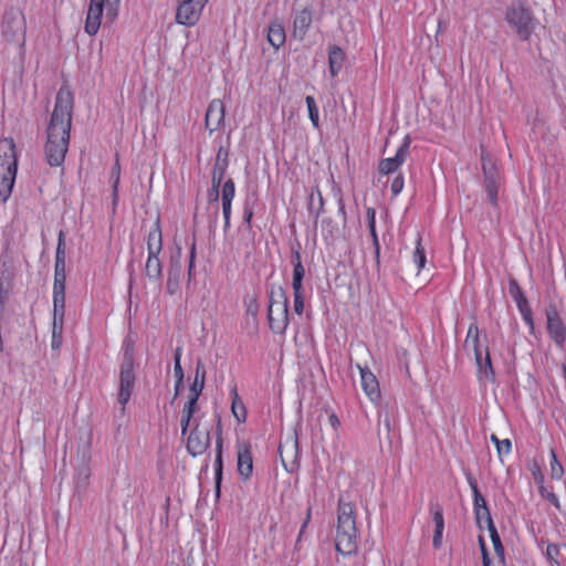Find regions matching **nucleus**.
Wrapping results in <instances>:
<instances>
[{
  "mask_svg": "<svg viewBox=\"0 0 566 566\" xmlns=\"http://www.w3.org/2000/svg\"><path fill=\"white\" fill-rule=\"evenodd\" d=\"M73 104L72 93L61 88L55 98L44 145L45 159L52 167H60L64 163L70 143Z\"/></svg>",
  "mask_w": 566,
  "mask_h": 566,
  "instance_id": "f257e3e1",
  "label": "nucleus"
},
{
  "mask_svg": "<svg viewBox=\"0 0 566 566\" xmlns=\"http://www.w3.org/2000/svg\"><path fill=\"white\" fill-rule=\"evenodd\" d=\"M335 546L342 555L354 554L358 547L355 506L343 500L338 501Z\"/></svg>",
  "mask_w": 566,
  "mask_h": 566,
  "instance_id": "f03ea898",
  "label": "nucleus"
},
{
  "mask_svg": "<svg viewBox=\"0 0 566 566\" xmlns=\"http://www.w3.org/2000/svg\"><path fill=\"white\" fill-rule=\"evenodd\" d=\"M15 144L12 138L0 140V195L7 200L12 191L17 176Z\"/></svg>",
  "mask_w": 566,
  "mask_h": 566,
  "instance_id": "7ed1b4c3",
  "label": "nucleus"
},
{
  "mask_svg": "<svg viewBox=\"0 0 566 566\" xmlns=\"http://www.w3.org/2000/svg\"><path fill=\"white\" fill-rule=\"evenodd\" d=\"M270 328L276 334H283L289 324L287 296L283 287L272 291L268 310Z\"/></svg>",
  "mask_w": 566,
  "mask_h": 566,
  "instance_id": "20e7f679",
  "label": "nucleus"
},
{
  "mask_svg": "<svg viewBox=\"0 0 566 566\" xmlns=\"http://www.w3.org/2000/svg\"><path fill=\"white\" fill-rule=\"evenodd\" d=\"M163 250V237L161 230L156 223L154 229H151L147 237V251L148 258L145 265V274L146 276L156 283L160 282L163 274V265L159 259V254Z\"/></svg>",
  "mask_w": 566,
  "mask_h": 566,
  "instance_id": "39448f33",
  "label": "nucleus"
},
{
  "mask_svg": "<svg viewBox=\"0 0 566 566\" xmlns=\"http://www.w3.org/2000/svg\"><path fill=\"white\" fill-rule=\"evenodd\" d=\"M505 19L516 30L518 36L526 41L535 30L537 21L531 9L522 4H513L507 8Z\"/></svg>",
  "mask_w": 566,
  "mask_h": 566,
  "instance_id": "423d86ee",
  "label": "nucleus"
},
{
  "mask_svg": "<svg viewBox=\"0 0 566 566\" xmlns=\"http://www.w3.org/2000/svg\"><path fill=\"white\" fill-rule=\"evenodd\" d=\"M65 261H55L53 283V307H55V321L60 328L61 317L65 312Z\"/></svg>",
  "mask_w": 566,
  "mask_h": 566,
  "instance_id": "0eeeda50",
  "label": "nucleus"
},
{
  "mask_svg": "<svg viewBox=\"0 0 566 566\" xmlns=\"http://www.w3.org/2000/svg\"><path fill=\"white\" fill-rule=\"evenodd\" d=\"M481 164L488 196L490 201L495 205L499 192V170L492 156L483 145H481Z\"/></svg>",
  "mask_w": 566,
  "mask_h": 566,
  "instance_id": "6e6552de",
  "label": "nucleus"
},
{
  "mask_svg": "<svg viewBox=\"0 0 566 566\" xmlns=\"http://www.w3.org/2000/svg\"><path fill=\"white\" fill-rule=\"evenodd\" d=\"M2 33L7 41L23 48L25 43L24 17L19 12H8L4 17Z\"/></svg>",
  "mask_w": 566,
  "mask_h": 566,
  "instance_id": "1a4fd4ad",
  "label": "nucleus"
},
{
  "mask_svg": "<svg viewBox=\"0 0 566 566\" xmlns=\"http://www.w3.org/2000/svg\"><path fill=\"white\" fill-rule=\"evenodd\" d=\"M208 0H179L176 21L182 25H195L201 15V12Z\"/></svg>",
  "mask_w": 566,
  "mask_h": 566,
  "instance_id": "9d476101",
  "label": "nucleus"
},
{
  "mask_svg": "<svg viewBox=\"0 0 566 566\" xmlns=\"http://www.w3.org/2000/svg\"><path fill=\"white\" fill-rule=\"evenodd\" d=\"M279 453L285 470L293 471L298 459V439L295 430H291L285 434L284 439L280 442Z\"/></svg>",
  "mask_w": 566,
  "mask_h": 566,
  "instance_id": "9b49d317",
  "label": "nucleus"
},
{
  "mask_svg": "<svg viewBox=\"0 0 566 566\" xmlns=\"http://www.w3.org/2000/svg\"><path fill=\"white\" fill-rule=\"evenodd\" d=\"M135 386L134 364L130 356H126L119 373L118 401L125 407L130 399Z\"/></svg>",
  "mask_w": 566,
  "mask_h": 566,
  "instance_id": "f8f14e48",
  "label": "nucleus"
},
{
  "mask_svg": "<svg viewBox=\"0 0 566 566\" xmlns=\"http://www.w3.org/2000/svg\"><path fill=\"white\" fill-rule=\"evenodd\" d=\"M210 424L197 423L187 441V450L192 457L201 455L210 446Z\"/></svg>",
  "mask_w": 566,
  "mask_h": 566,
  "instance_id": "ddd939ff",
  "label": "nucleus"
},
{
  "mask_svg": "<svg viewBox=\"0 0 566 566\" xmlns=\"http://www.w3.org/2000/svg\"><path fill=\"white\" fill-rule=\"evenodd\" d=\"M547 331L558 347H563L566 340V326L564 325L555 305L546 308Z\"/></svg>",
  "mask_w": 566,
  "mask_h": 566,
  "instance_id": "4468645a",
  "label": "nucleus"
},
{
  "mask_svg": "<svg viewBox=\"0 0 566 566\" xmlns=\"http://www.w3.org/2000/svg\"><path fill=\"white\" fill-rule=\"evenodd\" d=\"M509 293L516 302V305L522 314L523 319L530 326L531 331H534V321L532 315V308L528 304L526 296L524 295L521 286L515 279H510Z\"/></svg>",
  "mask_w": 566,
  "mask_h": 566,
  "instance_id": "2eb2a0df",
  "label": "nucleus"
},
{
  "mask_svg": "<svg viewBox=\"0 0 566 566\" xmlns=\"http://www.w3.org/2000/svg\"><path fill=\"white\" fill-rule=\"evenodd\" d=\"M226 107L221 99H212L207 108L205 124L210 133H213L224 124Z\"/></svg>",
  "mask_w": 566,
  "mask_h": 566,
  "instance_id": "dca6fc26",
  "label": "nucleus"
},
{
  "mask_svg": "<svg viewBox=\"0 0 566 566\" xmlns=\"http://www.w3.org/2000/svg\"><path fill=\"white\" fill-rule=\"evenodd\" d=\"M410 138L406 136L394 157L386 158L379 164V172L388 175L396 171L406 160L409 151Z\"/></svg>",
  "mask_w": 566,
  "mask_h": 566,
  "instance_id": "f3484780",
  "label": "nucleus"
},
{
  "mask_svg": "<svg viewBox=\"0 0 566 566\" xmlns=\"http://www.w3.org/2000/svg\"><path fill=\"white\" fill-rule=\"evenodd\" d=\"M356 368L360 374L364 392L371 402H377L380 399V389L376 376L367 367H363L359 364L356 365Z\"/></svg>",
  "mask_w": 566,
  "mask_h": 566,
  "instance_id": "a211bd4d",
  "label": "nucleus"
},
{
  "mask_svg": "<svg viewBox=\"0 0 566 566\" xmlns=\"http://www.w3.org/2000/svg\"><path fill=\"white\" fill-rule=\"evenodd\" d=\"M104 10V0H90L85 20V32L90 35L97 33L101 27Z\"/></svg>",
  "mask_w": 566,
  "mask_h": 566,
  "instance_id": "6ab92c4d",
  "label": "nucleus"
},
{
  "mask_svg": "<svg viewBox=\"0 0 566 566\" xmlns=\"http://www.w3.org/2000/svg\"><path fill=\"white\" fill-rule=\"evenodd\" d=\"M253 470L251 446L247 442L238 444V471L243 479L250 478Z\"/></svg>",
  "mask_w": 566,
  "mask_h": 566,
  "instance_id": "aec40b11",
  "label": "nucleus"
},
{
  "mask_svg": "<svg viewBox=\"0 0 566 566\" xmlns=\"http://www.w3.org/2000/svg\"><path fill=\"white\" fill-rule=\"evenodd\" d=\"M235 187L231 178H229L221 188L222 213L224 218V229L230 227L231 203L234 198Z\"/></svg>",
  "mask_w": 566,
  "mask_h": 566,
  "instance_id": "412c9836",
  "label": "nucleus"
},
{
  "mask_svg": "<svg viewBox=\"0 0 566 566\" xmlns=\"http://www.w3.org/2000/svg\"><path fill=\"white\" fill-rule=\"evenodd\" d=\"M182 265L179 260H171L167 273L166 289L169 295H175L180 287Z\"/></svg>",
  "mask_w": 566,
  "mask_h": 566,
  "instance_id": "4be33fe9",
  "label": "nucleus"
},
{
  "mask_svg": "<svg viewBox=\"0 0 566 566\" xmlns=\"http://www.w3.org/2000/svg\"><path fill=\"white\" fill-rule=\"evenodd\" d=\"M312 23V13L304 9L300 11L293 22V36L303 40Z\"/></svg>",
  "mask_w": 566,
  "mask_h": 566,
  "instance_id": "5701e85b",
  "label": "nucleus"
},
{
  "mask_svg": "<svg viewBox=\"0 0 566 566\" xmlns=\"http://www.w3.org/2000/svg\"><path fill=\"white\" fill-rule=\"evenodd\" d=\"M345 53L338 45L329 46L328 51V69L332 77H336L340 72L344 62H345Z\"/></svg>",
  "mask_w": 566,
  "mask_h": 566,
  "instance_id": "b1692460",
  "label": "nucleus"
},
{
  "mask_svg": "<svg viewBox=\"0 0 566 566\" xmlns=\"http://www.w3.org/2000/svg\"><path fill=\"white\" fill-rule=\"evenodd\" d=\"M345 212L344 207L340 206L338 214L335 219L326 218L322 221L323 231L326 233V239L334 238L340 232L342 224L344 223Z\"/></svg>",
  "mask_w": 566,
  "mask_h": 566,
  "instance_id": "393cba45",
  "label": "nucleus"
},
{
  "mask_svg": "<svg viewBox=\"0 0 566 566\" xmlns=\"http://www.w3.org/2000/svg\"><path fill=\"white\" fill-rule=\"evenodd\" d=\"M546 558L552 566L566 565V544H549L546 548Z\"/></svg>",
  "mask_w": 566,
  "mask_h": 566,
  "instance_id": "a878e982",
  "label": "nucleus"
},
{
  "mask_svg": "<svg viewBox=\"0 0 566 566\" xmlns=\"http://www.w3.org/2000/svg\"><path fill=\"white\" fill-rule=\"evenodd\" d=\"M434 522V535H433V546L439 548L442 544V533L444 528V521L442 515V509L439 505H436L431 509Z\"/></svg>",
  "mask_w": 566,
  "mask_h": 566,
  "instance_id": "bb28decb",
  "label": "nucleus"
},
{
  "mask_svg": "<svg viewBox=\"0 0 566 566\" xmlns=\"http://www.w3.org/2000/svg\"><path fill=\"white\" fill-rule=\"evenodd\" d=\"M206 382V367L202 360H198L196 364L195 379L190 387V392L195 396H200Z\"/></svg>",
  "mask_w": 566,
  "mask_h": 566,
  "instance_id": "cd10ccee",
  "label": "nucleus"
},
{
  "mask_svg": "<svg viewBox=\"0 0 566 566\" xmlns=\"http://www.w3.org/2000/svg\"><path fill=\"white\" fill-rule=\"evenodd\" d=\"M232 394V402H231V412L233 417L237 419L239 423H243L247 420V408L239 397L238 390L234 387L231 390Z\"/></svg>",
  "mask_w": 566,
  "mask_h": 566,
  "instance_id": "c85d7f7f",
  "label": "nucleus"
},
{
  "mask_svg": "<svg viewBox=\"0 0 566 566\" xmlns=\"http://www.w3.org/2000/svg\"><path fill=\"white\" fill-rule=\"evenodd\" d=\"M478 368L479 378L482 380L493 381L494 380V370L491 363L490 353H484L481 363L475 364Z\"/></svg>",
  "mask_w": 566,
  "mask_h": 566,
  "instance_id": "c756f323",
  "label": "nucleus"
},
{
  "mask_svg": "<svg viewBox=\"0 0 566 566\" xmlns=\"http://www.w3.org/2000/svg\"><path fill=\"white\" fill-rule=\"evenodd\" d=\"M181 353H182V348L181 347H177L176 350H175V355H174V374H175V377H176V386H175V397L178 396L179 394V390L184 384V369L181 367Z\"/></svg>",
  "mask_w": 566,
  "mask_h": 566,
  "instance_id": "7c9ffc66",
  "label": "nucleus"
},
{
  "mask_svg": "<svg viewBox=\"0 0 566 566\" xmlns=\"http://www.w3.org/2000/svg\"><path fill=\"white\" fill-rule=\"evenodd\" d=\"M268 40L271 43V45L279 49L285 42L284 28L279 23H274V24L270 25L269 33H268Z\"/></svg>",
  "mask_w": 566,
  "mask_h": 566,
  "instance_id": "2f4dec72",
  "label": "nucleus"
},
{
  "mask_svg": "<svg viewBox=\"0 0 566 566\" xmlns=\"http://www.w3.org/2000/svg\"><path fill=\"white\" fill-rule=\"evenodd\" d=\"M308 207H310L311 212L314 213L316 219L323 212L324 200H323L322 192L319 191V189L317 187L313 188L311 191Z\"/></svg>",
  "mask_w": 566,
  "mask_h": 566,
  "instance_id": "473e14b6",
  "label": "nucleus"
},
{
  "mask_svg": "<svg viewBox=\"0 0 566 566\" xmlns=\"http://www.w3.org/2000/svg\"><path fill=\"white\" fill-rule=\"evenodd\" d=\"M483 346L480 342V331L476 323L469 326L467 338L464 340V348L471 350Z\"/></svg>",
  "mask_w": 566,
  "mask_h": 566,
  "instance_id": "72a5a7b5",
  "label": "nucleus"
},
{
  "mask_svg": "<svg viewBox=\"0 0 566 566\" xmlns=\"http://www.w3.org/2000/svg\"><path fill=\"white\" fill-rule=\"evenodd\" d=\"M491 537V542L493 544L496 557L501 564H504L505 562V553H504V546L501 542L500 535L497 533V530L495 525L488 528Z\"/></svg>",
  "mask_w": 566,
  "mask_h": 566,
  "instance_id": "f704fd0d",
  "label": "nucleus"
},
{
  "mask_svg": "<svg viewBox=\"0 0 566 566\" xmlns=\"http://www.w3.org/2000/svg\"><path fill=\"white\" fill-rule=\"evenodd\" d=\"M111 179L113 182V205L116 206L118 201V185L120 179V165L117 155L115 164L111 171Z\"/></svg>",
  "mask_w": 566,
  "mask_h": 566,
  "instance_id": "c9c22d12",
  "label": "nucleus"
},
{
  "mask_svg": "<svg viewBox=\"0 0 566 566\" xmlns=\"http://www.w3.org/2000/svg\"><path fill=\"white\" fill-rule=\"evenodd\" d=\"M218 429H219V436L217 439V457H216V479H217V485H219L220 479H221V472H222V438H221V421L218 418Z\"/></svg>",
  "mask_w": 566,
  "mask_h": 566,
  "instance_id": "e433bc0d",
  "label": "nucleus"
},
{
  "mask_svg": "<svg viewBox=\"0 0 566 566\" xmlns=\"http://www.w3.org/2000/svg\"><path fill=\"white\" fill-rule=\"evenodd\" d=\"M366 216H367V221H368V228H369V231H370V235L373 238V243H374V247H375V251H376V254L378 255L379 254V241H378V237H377V232H376V226H375V222H376V211L374 208H368L367 211H366Z\"/></svg>",
  "mask_w": 566,
  "mask_h": 566,
  "instance_id": "4c0bfd02",
  "label": "nucleus"
},
{
  "mask_svg": "<svg viewBox=\"0 0 566 566\" xmlns=\"http://www.w3.org/2000/svg\"><path fill=\"white\" fill-rule=\"evenodd\" d=\"M469 485L472 489L473 496H474V511L475 510H483L484 507H488L485 499L482 496L478 489V484L474 478L470 476L468 479Z\"/></svg>",
  "mask_w": 566,
  "mask_h": 566,
  "instance_id": "58836bf2",
  "label": "nucleus"
},
{
  "mask_svg": "<svg viewBox=\"0 0 566 566\" xmlns=\"http://www.w3.org/2000/svg\"><path fill=\"white\" fill-rule=\"evenodd\" d=\"M55 319V307H53L52 346L59 347L62 343L64 315L61 317L60 328L57 327V321Z\"/></svg>",
  "mask_w": 566,
  "mask_h": 566,
  "instance_id": "ea45409f",
  "label": "nucleus"
},
{
  "mask_svg": "<svg viewBox=\"0 0 566 566\" xmlns=\"http://www.w3.org/2000/svg\"><path fill=\"white\" fill-rule=\"evenodd\" d=\"M564 475V468L557 459L554 449L551 450V476L556 480H560Z\"/></svg>",
  "mask_w": 566,
  "mask_h": 566,
  "instance_id": "a19ab883",
  "label": "nucleus"
},
{
  "mask_svg": "<svg viewBox=\"0 0 566 566\" xmlns=\"http://www.w3.org/2000/svg\"><path fill=\"white\" fill-rule=\"evenodd\" d=\"M412 260H413L415 264L417 265L418 270H421L426 264L427 259H426L424 250L421 245L420 237L417 239L416 249L413 251Z\"/></svg>",
  "mask_w": 566,
  "mask_h": 566,
  "instance_id": "79ce46f5",
  "label": "nucleus"
},
{
  "mask_svg": "<svg viewBox=\"0 0 566 566\" xmlns=\"http://www.w3.org/2000/svg\"><path fill=\"white\" fill-rule=\"evenodd\" d=\"M491 441L495 444L500 457L506 455L511 452L512 443L509 439L500 440L495 434H492Z\"/></svg>",
  "mask_w": 566,
  "mask_h": 566,
  "instance_id": "37998d69",
  "label": "nucleus"
},
{
  "mask_svg": "<svg viewBox=\"0 0 566 566\" xmlns=\"http://www.w3.org/2000/svg\"><path fill=\"white\" fill-rule=\"evenodd\" d=\"M474 513L479 528H482V522L485 523L486 528L494 525L489 507L475 510Z\"/></svg>",
  "mask_w": 566,
  "mask_h": 566,
  "instance_id": "c03bdc74",
  "label": "nucleus"
},
{
  "mask_svg": "<svg viewBox=\"0 0 566 566\" xmlns=\"http://www.w3.org/2000/svg\"><path fill=\"white\" fill-rule=\"evenodd\" d=\"M305 102H306L310 119H311L313 126L318 127V120H319L318 109H317L314 97L306 96Z\"/></svg>",
  "mask_w": 566,
  "mask_h": 566,
  "instance_id": "a18cd8bd",
  "label": "nucleus"
},
{
  "mask_svg": "<svg viewBox=\"0 0 566 566\" xmlns=\"http://www.w3.org/2000/svg\"><path fill=\"white\" fill-rule=\"evenodd\" d=\"M539 493L544 499L549 501L551 504L554 505L557 510H560V503L557 496L553 492L548 491L544 484L539 486Z\"/></svg>",
  "mask_w": 566,
  "mask_h": 566,
  "instance_id": "49530a36",
  "label": "nucleus"
},
{
  "mask_svg": "<svg viewBox=\"0 0 566 566\" xmlns=\"http://www.w3.org/2000/svg\"><path fill=\"white\" fill-rule=\"evenodd\" d=\"M55 261H65V241L63 231H60L59 233Z\"/></svg>",
  "mask_w": 566,
  "mask_h": 566,
  "instance_id": "de8ad7c7",
  "label": "nucleus"
},
{
  "mask_svg": "<svg viewBox=\"0 0 566 566\" xmlns=\"http://www.w3.org/2000/svg\"><path fill=\"white\" fill-rule=\"evenodd\" d=\"M198 398L199 396H195L193 394H191L187 403L184 407L182 413L193 416L197 408Z\"/></svg>",
  "mask_w": 566,
  "mask_h": 566,
  "instance_id": "09e8293b",
  "label": "nucleus"
},
{
  "mask_svg": "<svg viewBox=\"0 0 566 566\" xmlns=\"http://www.w3.org/2000/svg\"><path fill=\"white\" fill-rule=\"evenodd\" d=\"M228 166H229V163L220 164V163L214 161L211 176L217 177L218 179L219 178L223 179V177L227 172Z\"/></svg>",
  "mask_w": 566,
  "mask_h": 566,
  "instance_id": "8fccbe9b",
  "label": "nucleus"
},
{
  "mask_svg": "<svg viewBox=\"0 0 566 566\" xmlns=\"http://www.w3.org/2000/svg\"><path fill=\"white\" fill-rule=\"evenodd\" d=\"M403 188V177L401 175H398L391 182L390 189L391 192L397 196L401 192Z\"/></svg>",
  "mask_w": 566,
  "mask_h": 566,
  "instance_id": "3c124183",
  "label": "nucleus"
},
{
  "mask_svg": "<svg viewBox=\"0 0 566 566\" xmlns=\"http://www.w3.org/2000/svg\"><path fill=\"white\" fill-rule=\"evenodd\" d=\"M216 163H229V149L224 146H220L216 156Z\"/></svg>",
  "mask_w": 566,
  "mask_h": 566,
  "instance_id": "603ef678",
  "label": "nucleus"
},
{
  "mask_svg": "<svg viewBox=\"0 0 566 566\" xmlns=\"http://www.w3.org/2000/svg\"><path fill=\"white\" fill-rule=\"evenodd\" d=\"M303 311H304L303 294L294 295V312L298 315H302Z\"/></svg>",
  "mask_w": 566,
  "mask_h": 566,
  "instance_id": "864d4df0",
  "label": "nucleus"
},
{
  "mask_svg": "<svg viewBox=\"0 0 566 566\" xmlns=\"http://www.w3.org/2000/svg\"><path fill=\"white\" fill-rule=\"evenodd\" d=\"M304 274H305V270H304L302 262H294L293 279L303 280Z\"/></svg>",
  "mask_w": 566,
  "mask_h": 566,
  "instance_id": "5fc2aeb1",
  "label": "nucleus"
},
{
  "mask_svg": "<svg viewBox=\"0 0 566 566\" xmlns=\"http://www.w3.org/2000/svg\"><path fill=\"white\" fill-rule=\"evenodd\" d=\"M532 473H533L535 482L539 486L543 485L544 484V474L542 473L541 468L536 463H534V465L532 468Z\"/></svg>",
  "mask_w": 566,
  "mask_h": 566,
  "instance_id": "6e6d98bb",
  "label": "nucleus"
},
{
  "mask_svg": "<svg viewBox=\"0 0 566 566\" xmlns=\"http://www.w3.org/2000/svg\"><path fill=\"white\" fill-rule=\"evenodd\" d=\"M471 352L474 355L475 364H480L484 353H489V347L488 345H484L479 348H473Z\"/></svg>",
  "mask_w": 566,
  "mask_h": 566,
  "instance_id": "4d7b16f0",
  "label": "nucleus"
},
{
  "mask_svg": "<svg viewBox=\"0 0 566 566\" xmlns=\"http://www.w3.org/2000/svg\"><path fill=\"white\" fill-rule=\"evenodd\" d=\"M191 418H192V416L182 413L181 421H180L182 434H186V432L188 431Z\"/></svg>",
  "mask_w": 566,
  "mask_h": 566,
  "instance_id": "13d9d810",
  "label": "nucleus"
},
{
  "mask_svg": "<svg viewBox=\"0 0 566 566\" xmlns=\"http://www.w3.org/2000/svg\"><path fill=\"white\" fill-rule=\"evenodd\" d=\"M328 423L333 428L334 431H337L340 422H339L338 417L334 412L329 413V416H328Z\"/></svg>",
  "mask_w": 566,
  "mask_h": 566,
  "instance_id": "bf43d9fd",
  "label": "nucleus"
},
{
  "mask_svg": "<svg viewBox=\"0 0 566 566\" xmlns=\"http://www.w3.org/2000/svg\"><path fill=\"white\" fill-rule=\"evenodd\" d=\"M302 281L303 280H295V279L292 280V287H293L294 295L303 294Z\"/></svg>",
  "mask_w": 566,
  "mask_h": 566,
  "instance_id": "052dcab7",
  "label": "nucleus"
},
{
  "mask_svg": "<svg viewBox=\"0 0 566 566\" xmlns=\"http://www.w3.org/2000/svg\"><path fill=\"white\" fill-rule=\"evenodd\" d=\"M311 514H312V509H311V507H308V509H307V512H306L305 521H304V523H303V525H302V527H301V531H300L298 539L301 538V536L303 535V533H304V531H305V528H306L307 524L310 523Z\"/></svg>",
  "mask_w": 566,
  "mask_h": 566,
  "instance_id": "680f3d73",
  "label": "nucleus"
},
{
  "mask_svg": "<svg viewBox=\"0 0 566 566\" xmlns=\"http://www.w3.org/2000/svg\"><path fill=\"white\" fill-rule=\"evenodd\" d=\"M220 196H221V191L220 190H216V189H210L209 190L208 198H209L210 201L217 202L219 200Z\"/></svg>",
  "mask_w": 566,
  "mask_h": 566,
  "instance_id": "e2e57ef3",
  "label": "nucleus"
},
{
  "mask_svg": "<svg viewBox=\"0 0 566 566\" xmlns=\"http://www.w3.org/2000/svg\"><path fill=\"white\" fill-rule=\"evenodd\" d=\"M222 179L211 176V189L220 190Z\"/></svg>",
  "mask_w": 566,
  "mask_h": 566,
  "instance_id": "0e129e2a",
  "label": "nucleus"
},
{
  "mask_svg": "<svg viewBox=\"0 0 566 566\" xmlns=\"http://www.w3.org/2000/svg\"><path fill=\"white\" fill-rule=\"evenodd\" d=\"M479 545L481 549L482 557H484V554H488L485 542L482 536H479Z\"/></svg>",
  "mask_w": 566,
  "mask_h": 566,
  "instance_id": "69168bd1",
  "label": "nucleus"
},
{
  "mask_svg": "<svg viewBox=\"0 0 566 566\" xmlns=\"http://www.w3.org/2000/svg\"><path fill=\"white\" fill-rule=\"evenodd\" d=\"M482 564L483 566H493L489 554H484V557H482Z\"/></svg>",
  "mask_w": 566,
  "mask_h": 566,
  "instance_id": "338daca9",
  "label": "nucleus"
},
{
  "mask_svg": "<svg viewBox=\"0 0 566 566\" xmlns=\"http://www.w3.org/2000/svg\"><path fill=\"white\" fill-rule=\"evenodd\" d=\"M292 262L293 263L294 262H301V254H300L298 251H294V253H293V261Z\"/></svg>",
  "mask_w": 566,
  "mask_h": 566,
  "instance_id": "774afa93",
  "label": "nucleus"
}]
</instances>
